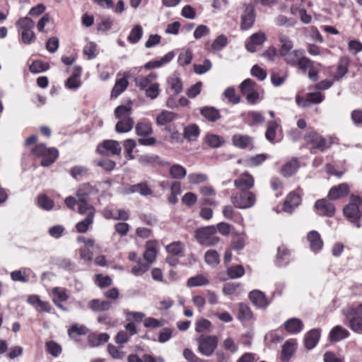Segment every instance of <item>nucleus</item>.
Here are the masks:
<instances>
[{
    "label": "nucleus",
    "mask_w": 362,
    "mask_h": 362,
    "mask_svg": "<svg viewBox=\"0 0 362 362\" xmlns=\"http://www.w3.org/2000/svg\"><path fill=\"white\" fill-rule=\"evenodd\" d=\"M251 141V138L247 135L235 134L232 137L233 145L240 148H247L250 144Z\"/></svg>",
    "instance_id": "c03bdc74"
},
{
    "label": "nucleus",
    "mask_w": 362,
    "mask_h": 362,
    "mask_svg": "<svg viewBox=\"0 0 362 362\" xmlns=\"http://www.w3.org/2000/svg\"><path fill=\"white\" fill-rule=\"evenodd\" d=\"M228 44V39L224 35H218L212 43L207 42L205 49L209 52H216L223 49Z\"/></svg>",
    "instance_id": "6ab92c4d"
},
{
    "label": "nucleus",
    "mask_w": 362,
    "mask_h": 362,
    "mask_svg": "<svg viewBox=\"0 0 362 362\" xmlns=\"http://www.w3.org/2000/svg\"><path fill=\"white\" fill-rule=\"evenodd\" d=\"M128 190L131 193L137 192L142 196H148L153 194V190L148 187L146 182L130 185Z\"/></svg>",
    "instance_id": "c9c22d12"
},
{
    "label": "nucleus",
    "mask_w": 362,
    "mask_h": 362,
    "mask_svg": "<svg viewBox=\"0 0 362 362\" xmlns=\"http://www.w3.org/2000/svg\"><path fill=\"white\" fill-rule=\"evenodd\" d=\"M157 77V74L153 72L147 76H137L134 80L135 86L144 91L148 98L155 100L160 94V84L156 82Z\"/></svg>",
    "instance_id": "f257e3e1"
},
{
    "label": "nucleus",
    "mask_w": 362,
    "mask_h": 362,
    "mask_svg": "<svg viewBox=\"0 0 362 362\" xmlns=\"http://www.w3.org/2000/svg\"><path fill=\"white\" fill-rule=\"evenodd\" d=\"M349 192V187L346 183H341L332 187L327 194L330 200H336L346 196Z\"/></svg>",
    "instance_id": "f3484780"
},
{
    "label": "nucleus",
    "mask_w": 362,
    "mask_h": 362,
    "mask_svg": "<svg viewBox=\"0 0 362 362\" xmlns=\"http://www.w3.org/2000/svg\"><path fill=\"white\" fill-rule=\"evenodd\" d=\"M284 329L291 334H296L301 332L303 327L302 321L296 317L290 318L284 324Z\"/></svg>",
    "instance_id": "412c9836"
},
{
    "label": "nucleus",
    "mask_w": 362,
    "mask_h": 362,
    "mask_svg": "<svg viewBox=\"0 0 362 362\" xmlns=\"http://www.w3.org/2000/svg\"><path fill=\"white\" fill-rule=\"evenodd\" d=\"M198 351L205 356H210L216 349L218 338L215 335H202L197 339Z\"/></svg>",
    "instance_id": "423d86ee"
},
{
    "label": "nucleus",
    "mask_w": 362,
    "mask_h": 362,
    "mask_svg": "<svg viewBox=\"0 0 362 362\" xmlns=\"http://www.w3.org/2000/svg\"><path fill=\"white\" fill-rule=\"evenodd\" d=\"M299 167L298 161L293 158L286 163L281 168V173L284 177H291L297 171Z\"/></svg>",
    "instance_id": "a19ab883"
},
{
    "label": "nucleus",
    "mask_w": 362,
    "mask_h": 362,
    "mask_svg": "<svg viewBox=\"0 0 362 362\" xmlns=\"http://www.w3.org/2000/svg\"><path fill=\"white\" fill-rule=\"evenodd\" d=\"M134 124V122L132 117L119 119L115 126V131L119 134L127 133L132 129Z\"/></svg>",
    "instance_id": "72a5a7b5"
},
{
    "label": "nucleus",
    "mask_w": 362,
    "mask_h": 362,
    "mask_svg": "<svg viewBox=\"0 0 362 362\" xmlns=\"http://www.w3.org/2000/svg\"><path fill=\"white\" fill-rule=\"evenodd\" d=\"M249 297L252 303L258 308H265L268 305V301L264 294L259 291L255 290L251 291Z\"/></svg>",
    "instance_id": "c85d7f7f"
},
{
    "label": "nucleus",
    "mask_w": 362,
    "mask_h": 362,
    "mask_svg": "<svg viewBox=\"0 0 362 362\" xmlns=\"http://www.w3.org/2000/svg\"><path fill=\"white\" fill-rule=\"evenodd\" d=\"M315 208L320 216L332 217L335 214L334 205L326 199H318L315 203Z\"/></svg>",
    "instance_id": "9d476101"
},
{
    "label": "nucleus",
    "mask_w": 362,
    "mask_h": 362,
    "mask_svg": "<svg viewBox=\"0 0 362 362\" xmlns=\"http://www.w3.org/2000/svg\"><path fill=\"white\" fill-rule=\"evenodd\" d=\"M255 19L254 8L251 5L244 4V13L241 16L240 27L247 30L252 26Z\"/></svg>",
    "instance_id": "f8f14e48"
},
{
    "label": "nucleus",
    "mask_w": 362,
    "mask_h": 362,
    "mask_svg": "<svg viewBox=\"0 0 362 362\" xmlns=\"http://www.w3.org/2000/svg\"><path fill=\"white\" fill-rule=\"evenodd\" d=\"M132 106L131 105H119L115 110V117L118 119L131 117Z\"/></svg>",
    "instance_id": "3c124183"
},
{
    "label": "nucleus",
    "mask_w": 362,
    "mask_h": 362,
    "mask_svg": "<svg viewBox=\"0 0 362 362\" xmlns=\"http://www.w3.org/2000/svg\"><path fill=\"white\" fill-rule=\"evenodd\" d=\"M209 284V281L208 279L202 274L192 276L188 279L187 281V286L188 287L202 286L208 285Z\"/></svg>",
    "instance_id": "49530a36"
},
{
    "label": "nucleus",
    "mask_w": 362,
    "mask_h": 362,
    "mask_svg": "<svg viewBox=\"0 0 362 362\" xmlns=\"http://www.w3.org/2000/svg\"><path fill=\"white\" fill-rule=\"evenodd\" d=\"M279 40L281 43L279 53L281 56L285 55L290 52L293 47V41L287 35L280 33L279 35Z\"/></svg>",
    "instance_id": "f704fd0d"
},
{
    "label": "nucleus",
    "mask_w": 362,
    "mask_h": 362,
    "mask_svg": "<svg viewBox=\"0 0 362 362\" xmlns=\"http://www.w3.org/2000/svg\"><path fill=\"white\" fill-rule=\"evenodd\" d=\"M98 185H91L90 183L81 185L76 192L78 201H88L90 196L96 194L99 192Z\"/></svg>",
    "instance_id": "9b49d317"
},
{
    "label": "nucleus",
    "mask_w": 362,
    "mask_h": 362,
    "mask_svg": "<svg viewBox=\"0 0 362 362\" xmlns=\"http://www.w3.org/2000/svg\"><path fill=\"white\" fill-rule=\"evenodd\" d=\"M135 132L139 136H147L153 133L152 124L147 121L139 122L135 127Z\"/></svg>",
    "instance_id": "e433bc0d"
},
{
    "label": "nucleus",
    "mask_w": 362,
    "mask_h": 362,
    "mask_svg": "<svg viewBox=\"0 0 362 362\" xmlns=\"http://www.w3.org/2000/svg\"><path fill=\"white\" fill-rule=\"evenodd\" d=\"M47 351L53 356H58L62 353L61 346L54 341H47L45 344Z\"/></svg>",
    "instance_id": "0e129e2a"
},
{
    "label": "nucleus",
    "mask_w": 362,
    "mask_h": 362,
    "mask_svg": "<svg viewBox=\"0 0 362 362\" xmlns=\"http://www.w3.org/2000/svg\"><path fill=\"white\" fill-rule=\"evenodd\" d=\"M300 194L292 192L287 196L284 203L283 210L287 213H292L294 209L300 205Z\"/></svg>",
    "instance_id": "a211bd4d"
},
{
    "label": "nucleus",
    "mask_w": 362,
    "mask_h": 362,
    "mask_svg": "<svg viewBox=\"0 0 362 362\" xmlns=\"http://www.w3.org/2000/svg\"><path fill=\"white\" fill-rule=\"evenodd\" d=\"M305 140L311 145L310 150L313 153L317 151H323L329 147L325 139L315 132H310L307 134L305 136Z\"/></svg>",
    "instance_id": "1a4fd4ad"
},
{
    "label": "nucleus",
    "mask_w": 362,
    "mask_h": 362,
    "mask_svg": "<svg viewBox=\"0 0 362 362\" xmlns=\"http://www.w3.org/2000/svg\"><path fill=\"white\" fill-rule=\"evenodd\" d=\"M199 129L194 124H189L184 129V137L188 141H194L199 135Z\"/></svg>",
    "instance_id": "a18cd8bd"
},
{
    "label": "nucleus",
    "mask_w": 362,
    "mask_h": 362,
    "mask_svg": "<svg viewBox=\"0 0 362 362\" xmlns=\"http://www.w3.org/2000/svg\"><path fill=\"white\" fill-rule=\"evenodd\" d=\"M240 89L250 104H255L260 100L259 94L257 92V85L252 79L244 80L240 85Z\"/></svg>",
    "instance_id": "0eeeda50"
},
{
    "label": "nucleus",
    "mask_w": 362,
    "mask_h": 362,
    "mask_svg": "<svg viewBox=\"0 0 362 362\" xmlns=\"http://www.w3.org/2000/svg\"><path fill=\"white\" fill-rule=\"evenodd\" d=\"M252 317V313L250 308L244 303L239 305L238 319L242 321H248Z\"/></svg>",
    "instance_id": "4d7b16f0"
},
{
    "label": "nucleus",
    "mask_w": 362,
    "mask_h": 362,
    "mask_svg": "<svg viewBox=\"0 0 362 362\" xmlns=\"http://www.w3.org/2000/svg\"><path fill=\"white\" fill-rule=\"evenodd\" d=\"M187 180L189 184L198 185L206 182L208 176L204 173H191L188 175Z\"/></svg>",
    "instance_id": "69168bd1"
},
{
    "label": "nucleus",
    "mask_w": 362,
    "mask_h": 362,
    "mask_svg": "<svg viewBox=\"0 0 362 362\" xmlns=\"http://www.w3.org/2000/svg\"><path fill=\"white\" fill-rule=\"evenodd\" d=\"M78 213L86 216H95V208L89 204L87 201H79Z\"/></svg>",
    "instance_id": "8fccbe9b"
},
{
    "label": "nucleus",
    "mask_w": 362,
    "mask_h": 362,
    "mask_svg": "<svg viewBox=\"0 0 362 362\" xmlns=\"http://www.w3.org/2000/svg\"><path fill=\"white\" fill-rule=\"evenodd\" d=\"M274 23L278 26L292 27L296 24L293 18H288L284 15H279L275 18Z\"/></svg>",
    "instance_id": "052dcab7"
},
{
    "label": "nucleus",
    "mask_w": 362,
    "mask_h": 362,
    "mask_svg": "<svg viewBox=\"0 0 362 362\" xmlns=\"http://www.w3.org/2000/svg\"><path fill=\"white\" fill-rule=\"evenodd\" d=\"M16 26L18 28V30L21 31L33 29V28L35 26V23L30 18L23 17V18H20L16 22Z\"/></svg>",
    "instance_id": "bf43d9fd"
},
{
    "label": "nucleus",
    "mask_w": 362,
    "mask_h": 362,
    "mask_svg": "<svg viewBox=\"0 0 362 362\" xmlns=\"http://www.w3.org/2000/svg\"><path fill=\"white\" fill-rule=\"evenodd\" d=\"M37 205L43 210L49 211L54 207V202L45 194L37 197Z\"/></svg>",
    "instance_id": "5fc2aeb1"
},
{
    "label": "nucleus",
    "mask_w": 362,
    "mask_h": 362,
    "mask_svg": "<svg viewBox=\"0 0 362 362\" xmlns=\"http://www.w3.org/2000/svg\"><path fill=\"white\" fill-rule=\"evenodd\" d=\"M197 241L202 245L213 246L219 242V238L216 235V228L209 226L196 231Z\"/></svg>",
    "instance_id": "39448f33"
},
{
    "label": "nucleus",
    "mask_w": 362,
    "mask_h": 362,
    "mask_svg": "<svg viewBox=\"0 0 362 362\" xmlns=\"http://www.w3.org/2000/svg\"><path fill=\"white\" fill-rule=\"evenodd\" d=\"M255 180L253 177L248 173H244L235 180L234 185L238 189L246 191L253 187Z\"/></svg>",
    "instance_id": "2eb2a0df"
},
{
    "label": "nucleus",
    "mask_w": 362,
    "mask_h": 362,
    "mask_svg": "<svg viewBox=\"0 0 362 362\" xmlns=\"http://www.w3.org/2000/svg\"><path fill=\"white\" fill-rule=\"evenodd\" d=\"M325 96L320 92L307 93L305 98L298 97L296 103L298 105L308 107L310 104H318L323 101Z\"/></svg>",
    "instance_id": "ddd939ff"
},
{
    "label": "nucleus",
    "mask_w": 362,
    "mask_h": 362,
    "mask_svg": "<svg viewBox=\"0 0 362 362\" xmlns=\"http://www.w3.org/2000/svg\"><path fill=\"white\" fill-rule=\"evenodd\" d=\"M223 349L230 354H235L238 351V344L230 337H226L221 344Z\"/></svg>",
    "instance_id": "6e6d98bb"
},
{
    "label": "nucleus",
    "mask_w": 362,
    "mask_h": 362,
    "mask_svg": "<svg viewBox=\"0 0 362 362\" xmlns=\"http://www.w3.org/2000/svg\"><path fill=\"white\" fill-rule=\"evenodd\" d=\"M282 57H284V60L288 64L291 66H297L304 57V51L303 49L291 50Z\"/></svg>",
    "instance_id": "4be33fe9"
},
{
    "label": "nucleus",
    "mask_w": 362,
    "mask_h": 362,
    "mask_svg": "<svg viewBox=\"0 0 362 362\" xmlns=\"http://www.w3.org/2000/svg\"><path fill=\"white\" fill-rule=\"evenodd\" d=\"M177 117V115L171 111L163 110L158 115L156 122L158 126H164L173 121Z\"/></svg>",
    "instance_id": "2f4dec72"
},
{
    "label": "nucleus",
    "mask_w": 362,
    "mask_h": 362,
    "mask_svg": "<svg viewBox=\"0 0 362 362\" xmlns=\"http://www.w3.org/2000/svg\"><path fill=\"white\" fill-rule=\"evenodd\" d=\"M183 245L181 242H173L166 247L168 252L173 256H180L183 252Z\"/></svg>",
    "instance_id": "680f3d73"
},
{
    "label": "nucleus",
    "mask_w": 362,
    "mask_h": 362,
    "mask_svg": "<svg viewBox=\"0 0 362 362\" xmlns=\"http://www.w3.org/2000/svg\"><path fill=\"white\" fill-rule=\"evenodd\" d=\"M266 35L262 32L254 33L246 42V49L250 52H256V47L262 45L266 41Z\"/></svg>",
    "instance_id": "dca6fc26"
},
{
    "label": "nucleus",
    "mask_w": 362,
    "mask_h": 362,
    "mask_svg": "<svg viewBox=\"0 0 362 362\" xmlns=\"http://www.w3.org/2000/svg\"><path fill=\"white\" fill-rule=\"evenodd\" d=\"M349 336V332L341 326H335L329 333V339L332 341H339Z\"/></svg>",
    "instance_id": "58836bf2"
},
{
    "label": "nucleus",
    "mask_w": 362,
    "mask_h": 362,
    "mask_svg": "<svg viewBox=\"0 0 362 362\" xmlns=\"http://www.w3.org/2000/svg\"><path fill=\"white\" fill-rule=\"evenodd\" d=\"M350 328L358 334H362V303L343 310Z\"/></svg>",
    "instance_id": "7ed1b4c3"
},
{
    "label": "nucleus",
    "mask_w": 362,
    "mask_h": 362,
    "mask_svg": "<svg viewBox=\"0 0 362 362\" xmlns=\"http://www.w3.org/2000/svg\"><path fill=\"white\" fill-rule=\"evenodd\" d=\"M94 217L92 216H86L83 220L79 221L76 225V229L78 233H86L93 223Z\"/></svg>",
    "instance_id": "603ef678"
},
{
    "label": "nucleus",
    "mask_w": 362,
    "mask_h": 362,
    "mask_svg": "<svg viewBox=\"0 0 362 362\" xmlns=\"http://www.w3.org/2000/svg\"><path fill=\"white\" fill-rule=\"evenodd\" d=\"M201 114L210 122H216L221 117L218 110L212 107H203L201 109Z\"/></svg>",
    "instance_id": "37998d69"
},
{
    "label": "nucleus",
    "mask_w": 362,
    "mask_h": 362,
    "mask_svg": "<svg viewBox=\"0 0 362 362\" xmlns=\"http://www.w3.org/2000/svg\"><path fill=\"white\" fill-rule=\"evenodd\" d=\"M157 250L152 243H148L146 250L144 254V259L148 264L153 263L156 258Z\"/></svg>",
    "instance_id": "13d9d810"
},
{
    "label": "nucleus",
    "mask_w": 362,
    "mask_h": 362,
    "mask_svg": "<svg viewBox=\"0 0 362 362\" xmlns=\"http://www.w3.org/2000/svg\"><path fill=\"white\" fill-rule=\"evenodd\" d=\"M320 337V330L313 329L308 332L305 337V346L308 349H313Z\"/></svg>",
    "instance_id": "a878e982"
},
{
    "label": "nucleus",
    "mask_w": 362,
    "mask_h": 362,
    "mask_svg": "<svg viewBox=\"0 0 362 362\" xmlns=\"http://www.w3.org/2000/svg\"><path fill=\"white\" fill-rule=\"evenodd\" d=\"M227 274L230 279H238L244 275L245 269L241 265H236L228 267Z\"/></svg>",
    "instance_id": "774afa93"
},
{
    "label": "nucleus",
    "mask_w": 362,
    "mask_h": 362,
    "mask_svg": "<svg viewBox=\"0 0 362 362\" xmlns=\"http://www.w3.org/2000/svg\"><path fill=\"white\" fill-rule=\"evenodd\" d=\"M88 307L93 312H103L109 310L112 307V304L107 300L93 299L88 303Z\"/></svg>",
    "instance_id": "c756f323"
},
{
    "label": "nucleus",
    "mask_w": 362,
    "mask_h": 362,
    "mask_svg": "<svg viewBox=\"0 0 362 362\" xmlns=\"http://www.w3.org/2000/svg\"><path fill=\"white\" fill-rule=\"evenodd\" d=\"M169 173L172 178L182 180L187 175V170L180 164H173L170 166Z\"/></svg>",
    "instance_id": "ea45409f"
},
{
    "label": "nucleus",
    "mask_w": 362,
    "mask_h": 362,
    "mask_svg": "<svg viewBox=\"0 0 362 362\" xmlns=\"http://www.w3.org/2000/svg\"><path fill=\"white\" fill-rule=\"evenodd\" d=\"M246 122L250 126L261 125L265 121L263 114L258 111H249L245 115Z\"/></svg>",
    "instance_id": "393cba45"
},
{
    "label": "nucleus",
    "mask_w": 362,
    "mask_h": 362,
    "mask_svg": "<svg viewBox=\"0 0 362 362\" xmlns=\"http://www.w3.org/2000/svg\"><path fill=\"white\" fill-rule=\"evenodd\" d=\"M144 35V29L141 25H136L131 29L127 40L131 44H136L141 39Z\"/></svg>",
    "instance_id": "4c0bfd02"
},
{
    "label": "nucleus",
    "mask_w": 362,
    "mask_h": 362,
    "mask_svg": "<svg viewBox=\"0 0 362 362\" xmlns=\"http://www.w3.org/2000/svg\"><path fill=\"white\" fill-rule=\"evenodd\" d=\"M348 71V60L346 59H341L339 62L337 71L334 74V78L339 81L342 78Z\"/></svg>",
    "instance_id": "09e8293b"
},
{
    "label": "nucleus",
    "mask_w": 362,
    "mask_h": 362,
    "mask_svg": "<svg viewBox=\"0 0 362 362\" xmlns=\"http://www.w3.org/2000/svg\"><path fill=\"white\" fill-rule=\"evenodd\" d=\"M230 201L233 204L239 209H248L254 206L256 197L254 193L249 191H242L236 195L232 196Z\"/></svg>",
    "instance_id": "6e6552de"
},
{
    "label": "nucleus",
    "mask_w": 362,
    "mask_h": 362,
    "mask_svg": "<svg viewBox=\"0 0 362 362\" xmlns=\"http://www.w3.org/2000/svg\"><path fill=\"white\" fill-rule=\"evenodd\" d=\"M139 161L140 164H141L144 166H148V165L168 166V165H170L168 162L161 160L158 156H155V155L142 156L139 158Z\"/></svg>",
    "instance_id": "aec40b11"
},
{
    "label": "nucleus",
    "mask_w": 362,
    "mask_h": 362,
    "mask_svg": "<svg viewBox=\"0 0 362 362\" xmlns=\"http://www.w3.org/2000/svg\"><path fill=\"white\" fill-rule=\"evenodd\" d=\"M279 127V124L276 120H272L267 122L265 137L272 144L276 142V137Z\"/></svg>",
    "instance_id": "7c9ffc66"
},
{
    "label": "nucleus",
    "mask_w": 362,
    "mask_h": 362,
    "mask_svg": "<svg viewBox=\"0 0 362 362\" xmlns=\"http://www.w3.org/2000/svg\"><path fill=\"white\" fill-rule=\"evenodd\" d=\"M129 81L126 76L117 78L115 83L111 91V97L117 98L127 89Z\"/></svg>",
    "instance_id": "cd10ccee"
},
{
    "label": "nucleus",
    "mask_w": 362,
    "mask_h": 362,
    "mask_svg": "<svg viewBox=\"0 0 362 362\" xmlns=\"http://www.w3.org/2000/svg\"><path fill=\"white\" fill-rule=\"evenodd\" d=\"M307 239L310 243V247L313 251H318L322 248L323 242L320 235L316 230H312L308 233Z\"/></svg>",
    "instance_id": "5701e85b"
},
{
    "label": "nucleus",
    "mask_w": 362,
    "mask_h": 362,
    "mask_svg": "<svg viewBox=\"0 0 362 362\" xmlns=\"http://www.w3.org/2000/svg\"><path fill=\"white\" fill-rule=\"evenodd\" d=\"M205 141L212 148H218L223 143V139L216 134H207L205 137Z\"/></svg>",
    "instance_id": "338daca9"
},
{
    "label": "nucleus",
    "mask_w": 362,
    "mask_h": 362,
    "mask_svg": "<svg viewBox=\"0 0 362 362\" xmlns=\"http://www.w3.org/2000/svg\"><path fill=\"white\" fill-rule=\"evenodd\" d=\"M296 341L294 339L286 341L282 346L281 358L288 361L296 350Z\"/></svg>",
    "instance_id": "473e14b6"
},
{
    "label": "nucleus",
    "mask_w": 362,
    "mask_h": 362,
    "mask_svg": "<svg viewBox=\"0 0 362 362\" xmlns=\"http://www.w3.org/2000/svg\"><path fill=\"white\" fill-rule=\"evenodd\" d=\"M27 269L15 270L11 273V278L13 281L27 283L29 280V276L28 274H27Z\"/></svg>",
    "instance_id": "864d4df0"
},
{
    "label": "nucleus",
    "mask_w": 362,
    "mask_h": 362,
    "mask_svg": "<svg viewBox=\"0 0 362 362\" xmlns=\"http://www.w3.org/2000/svg\"><path fill=\"white\" fill-rule=\"evenodd\" d=\"M109 338V335L106 333L92 334L88 336V343L93 347L98 346L107 342Z\"/></svg>",
    "instance_id": "79ce46f5"
},
{
    "label": "nucleus",
    "mask_w": 362,
    "mask_h": 362,
    "mask_svg": "<svg viewBox=\"0 0 362 362\" xmlns=\"http://www.w3.org/2000/svg\"><path fill=\"white\" fill-rule=\"evenodd\" d=\"M361 204V199L359 196L351 195L349 203L344 209V214L346 217L356 227H360L358 221L361 218V212L359 206Z\"/></svg>",
    "instance_id": "20e7f679"
},
{
    "label": "nucleus",
    "mask_w": 362,
    "mask_h": 362,
    "mask_svg": "<svg viewBox=\"0 0 362 362\" xmlns=\"http://www.w3.org/2000/svg\"><path fill=\"white\" fill-rule=\"evenodd\" d=\"M204 259L206 263L212 267L217 266L220 262V256L217 251L214 250H209L206 251L204 255Z\"/></svg>",
    "instance_id": "de8ad7c7"
},
{
    "label": "nucleus",
    "mask_w": 362,
    "mask_h": 362,
    "mask_svg": "<svg viewBox=\"0 0 362 362\" xmlns=\"http://www.w3.org/2000/svg\"><path fill=\"white\" fill-rule=\"evenodd\" d=\"M168 83L175 94H179L182 90V83L179 78L170 77Z\"/></svg>",
    "instance_id": "e2e57ef3"
},
{
    "label": "nucleus",
    "mask_w": 362,
    "mask_h": 362,
    "mask_svg": "<svg viewBox=\"0 0 362 362\" xmlns=\"http://www.w3.org/2000/svg\"><path fill=\"white\" fill-rule=\"evenodd\" d=\"M31 153L41 158L44 167L51 165L57 158L59 153L55 148H47L44 144H39L31 149Z\"/></svg>",
    "instance_id": "f03ea898"
},
{
    "label": "nucleus",
    "mask_w": 362,
    "mask_h": 362,
    "mask_svg": "<svg viewBox=\"0 0 362 362\" xmlns=\"http://www.w3.org/2000/svg\"><path fill=\"white\" fill-rule=\"evenodd\" d=\"M100 148L103 149H99L100 153L105 155H119L122 151L119 143L115 140L104 141Z\"/></svg>",
    "instance_id": "4468645a"
},
{
    "label": "nucleus",
    "mask_w": 362,
    "mask_h": 362,
    "mask_svg": "<svg viewBox=\"0 0 362 362\" xmlns=\"http://www.w3.org/2000/svg\"><path fill=\"white\" fill-rule=\"evenodd\" d=\"M174 57V53L173 52H170L158 60H153L146 63L144 64V68L146 69H151L161 67L163 65L170 62Z\"/></svg>",
    "instance_id": "bb28decb"
},
{
    "label": "nucleus",
    "mask_w": 362,
    "mask_h": 362,
    "mask_svg": "<svg viewBox=\"0 0 362 362\" xmlns=\"http://www.w3.org/2000/svg\"><path fill=\"white\" fill-rule=\"evenodd\" d=\"M290 251L284 245L277 249L276 263L279 267L287 265L291 260Z\"/></svg>",
    "instance_id": "b1692460"
}]
</instances>
